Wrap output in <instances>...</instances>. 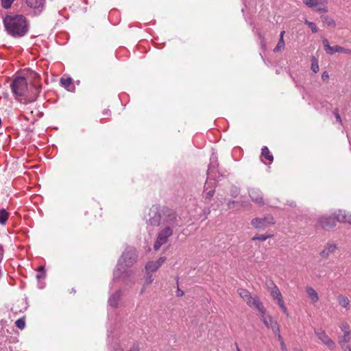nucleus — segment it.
<instances>
[{"label": "nucleus", "instance_id": "f257e3e1", "mask_svg": "<svg viewBox=\"0 0 351 351\" xmlns=\"http://www.w3.org/2000/svg\"><path fill=\"white\" fill-rule=\"evenodd\" d=\"M147 221L154 226L175 228L178 226L176 212L164 206H152Z\"/></svg>", "mask_w": 351, "mask_h": 351}, {"label": "nucleus", "instance_id": "f03ea898", "mask_svg": "<svg viewBox=\"0 0 351 351\" xmlns=\"http://www.w3.org/2000/svg\"><path fill=\"white\" fill-rule=\"evenodd\" d=\"M138 255L136 251L134 249L123 252L122 255L123 263L119 261L115 270L114 271V278L116 279L122 278L126 283L130 280L134 275L132 270L128 268L130 267L136 261Z\"/></svg>", "mask_w": 351, "mask_h": 351}, {"label": "nucleus", "instance_id": "7ed1b4c3", "mask_svg": "<svg viewBox=\"0 0 351 351\" xmlns=\"http://www.w3.org/2000/svg\"><path fill=\"white\" fill-rule=\"evenodd\" d=\"M3 25L7 32L14 38L23 37L28 32V23L23 15H7L3 19Z\"/></svg>", "mask_w": 351, "mask_h": 351}, {"label": "nucleus", "instance_id": "20e7f679", "mask_svg": "<svg viewBox=\"0 0 351 351\" xmlns=\"http://www.w3.org/2000/svg\"><path fill=\"white\" fill-rule=\"evenodd\" d=\"M266 287L268 292L270 293V295L274 300H276L278 304L282 308L283 313L287 314V308L285 306L282 295L278 287L271 280L266 281Z\"/></svg>", "mask_w": 351, "mask_h": 351}, {"label": "nucleus", "instance_id": "39448f33", "mask_svg": "<svg viewBox=\"0 0 351 351\" xmlns=\"http://www.w3.org/2000/svg\"><path fill=\"white\" fill-rule=\"evenodd\" d=\"M10 87L16 98L24 96L27 90V80L24 77H16L14 79Z\"/></svg>", "mask_w": 351, "mask_h": 351}, {"label": "nucleus", "instance_id": "423d86ee", "mask_svg": "<svg viewBox=\"0 0 351 351\" xmlns=\"http://www.w3.org/2000/svg\"><path fill=\"white\" fill-rule=\"evenodd\" d=\"M239 295L246 301L247 304L252 308L257 309L259 312L263 313V306L260 300L255 296L252 297L248 291L240 289L238 290Z\"/></svg>", "mask_w": 351, "mask_h": 351}, {"label": "nucleus", "instance_id": "0eeeda50", "mask_svg": "<svg viewBox=\"0 0 351 351\" xmlns=\"http://www.w3.org/2000/svg\"><path fill=\"white\" fill-rule=\"evenodd\" d=\"M162 229L158 233L156 241L154 245V249L158 250L160 247L168 241V239L173 234L174 228L161 227Z\"/></svg>", "mask_w": 351, "mask_h": 351}, {"label": "nucleus", "instance_id": "6e6552de", "mask_svg": "<svg viewBox=\"0 0 351 351\" xmlns=\"http://www.w3.org/2000/svg\"><path fill=\"white\" fill-rule=\"evenodd\" d=\"M337 216L322 215L317 218L316 226L322 229L329 230L333 228L337 224Z\"/></svg>", "mask_w": 351, "mask_h": 351}, {"label": "nucleus", "instance_id": "1a4fd4ad", "mask_svg": "<svg viewBox=\"0 0 351 351\" xmlns=\"http://www.w3.org/2000/svg\"><path fill=\"white\" fill-rule=\"evenodd\" d=\"M315 333L318 339L330 349L332 350L335 347V342L326 335L323 330H315Z\"/></svg>", "mask_w": 351, "mask_h": 351}, {"label": "nucleus", "instance_id": "9d476101", "mask_svg": "<svg viewBox=\"0 0 351 351\" xmlns=\"http://www.w3.org/2000/svg\"><path fill=\"white\" fill-rule=\"evenodd\" d=\"M166 261V257L162 256L156 261H149L147 263L145 269L148 272L156 271Z\"/></svg>", "mask_w": 351, "mask_h": 351}, {"label": "nucleus", "instance_id": "9b49d317", "mask_svg": "<svg viewBox=\"0 0 351 351\" xmlns=\"http://www.w3.org/2000/svg\"><path fill=\"white\" fill-rule=\"evenodd\" d=\"M265 325L271 328L276 335H278L280 334V328L278 322L274 320L270 315L267 316V319H265Z\"/></svg>", "mask_w": 351, "mask_h": 351}, {"label": "nucleus", "instance_id": "f8f14e48", "mask_svg": "<svg viewBox=\"0 0 351 351\" xmlns=\"http://www.w3.org/2000/svg\"><path fill=\"white\" fill-rule=\"evenodd\" d=\"M337 249V245L332 243H328L324 249L320 252L319 255L322 258H328L331 253Z\"/></svg>", "mask_w": 351, "mask_h": 351}, {"label": "nucleus", "instance_id": "ddd939ff", "mask_svg": "<svg viewBox=\"0 0 351 351\" xmlns=\"http://www.w3.org/2000/svg\"><path fill=\"white\" fill-rule=\"evenodd\" d=\"M121 298V291L117 290L113 293L108 299V303L110 306L113 308H116L119 305V302Z\"/></svg>", "mask_w": 351, "mask_h": 351}, {"label": "nucleus", "instance_id": "4468645a", "mask_svg": "<svg viewBox=\"0 0 351 351\" xmlns=\"http://www.w3.org/2000/svg\"><path fill=\"white\" fill-rule=\"evenodd\" d=\"M341 329L344 332V335L342 338V342L348 343L350 341V326L347 322H342L341 324Z\"/></svg>", "mask_w": 351, "mask_h": 351}, {"label": "nucleus", "instance_id": "2eb2a0df", "mask_svg": "<svg viewBox=\"0 0 351 351\" xmlns=\"http://www.w3.org/2000/svg\"><path fill=\"white\" fill-rule=\"evenodd\" d=\"M249 195L252 201L256 203H261L262 201L261 191L256 189H251L249 191Z\"/></svg>", "mask_w": 351, "mask_h": 351}, {"label": "nucleus", "instance_id": "dca6fc26", "mask_svg": "<svg viewBox=\"0 0 351 351\" xmlns=\"http://www.w3.org/2000/svg\"><path fill=\"white\" fill-rule=\"evenodd\" d=\"M337 220L339 222H347L351 224V214H346L345 212L343 213L341 210H339L337 215Z\"/></svg>", "mask_w": 351, "mask_h": 351}, {"label": "nucleus", "instance_id": "f3484780", "mask_svg": "<svg viewBox=\"0 0 351 351\" xmlns=\"http://www.w3.org/2000/svg\"><path fill=\"white\" fill-rule=\"evenodd\" d=\"M45 0H26L27 5L32 8L43 7Z\"/></svg>", "mask_w": 351, "mask_h": 351}, {"label": "nucleus", "instance_id": "a211bd4d", "mask_svg": "<svg viewBox=\"0 0 351 351\" xmlns=\"http://www.w3.org/2000/svg\"><path fill=\"white\" fill-rule=\"evenodd\" d=\"M306 293L308 296L311 299L313 302H316L319 300L318 294L316 291L312 287L306 288Z\"/></svg>", "mask_w": 351, "mask_h": 351}, {"label": "nucleus", "instance_id": "6ab92c4d", "mask_svg": "<svg viewBox=\"0 0 351 351\" xmlns=\"http://www.w3.org/2000/svg\"><path fill=\"white\" fill-rule=\"evenodd\" d=\"M40 86H34V92H33L34 95L33 96H30L27 99H25V101H24V103L27 104V103H30V102H32V101H35L39 93H40Z\"/></svg>", "mask_w": 351, "mask_h": 351}, {"label": "nucleus", "instance_id": "aec40b11", "mask_svg": "<svg viewBox=\"0 0 351 351\" xmlns=\"http://www.w3.org/2000/svg\"><path fill=\"white\" fill-rule=\"evenodd\" d=\"M285 34V31H282L280 33V38L277 44V46L274 48V52H279L281 51L285 48V41L283 40V35Z\"/></svg>", "mask_w": 351, "mask_h": 351}, {"label": "nucleus", "instance_id": "412c9836", "mask_svg": "<svg viewBox=\"0 0 351 351\" xmlns=\"http://www.w3.org/2000/svg\"><path fill=\"white\" fill-rule=\"evenodd\" d=\"M321 19L324 23H326L328 25V26H330L332 27H336L335 21L329 17L328 15H322Z\"/></svg>", "mask_w": 351, "mask_h": 351}, {"label": "nucleus", "instance_id": "4be33fe9", "mask_svg": "<svg viewBox=\"0 0 351 351\" xmlns=\"http://www.w3.org/2000/svg\"><path fill=\"white\" fill-rule=\"evenodd\" d=\"M337 300L339 304L343 307H348L350 304V301L348 298L346 296H343L342 295H340L337 298Z\"/></svg>", "mask_w": 351, "mask_h": 351}, {"label": "nucleus", "instance_id": "5701e85b", "mask_svg": "<svg viewBox=\"0 0 351 351\" xmlns=\"http://www.w3.org/2000/svg\"><path fill=\"white\" fill-rule=\"evenodd\" d=\"M8 213L4 209L0 210V224H5L8 219Z\"/></svg>", "mask_w": 351, "mask_h": 351}, {"label": "nucleus", "instance_id": "b1692460", "mask_svg": "<svg viewBox=\"0 0 351 351\" xmlns=\"http://www.w3.org/2000/svg\"><path fill=\"white\" fill-rule=\"evenodd\" d=\"M252 226L256 228H260L263 226V221L259 218H255L252 220Z\"/></svg>", "mask_w": 351, "mask_h": 351}, {"label": "nucleus", "instance_id": "393cba45", "mask_svg": "<svg viewBox=\"0 0 351 351\" xmlns=\"http://www.w3.org/2000/svg\"><path fill=\"white\" fill-rule=\"evenodd\" d=\"M311 69L314 73H317L319 71L318 60L314 56L312 58Z\"/></svg>", "mask_w": 351, "mask_h": 351}, {"label": "nucleus", "instance_id": "a878e982", "mask_svg": "<svg viewBox=\"0 0 351 351\" xmlns=\"http://www.w3.org/2000/svg\"><path fill=\"white\" fill-rule=\"evenodd\" d=\"M304 23L306 24L311 28L313 33H317L318 32L316 25L314 23L308 21V20L306 19Z\"/></svg>", "mask_w": 351, "mask_h": 351}, {"label": "nucleus", "instance_id": "bb28decb", "mask_svg": "<svg viewBox=\"0 0 351 351\" xmlns=\"http://www.w3.org/2000/svg\"><path fill=\"white\" fill-rule=\"evenodd\" d=\"M45 276V271L43 267H39L38 270V274H36V278L38 280H40L44 278Z\"/></svg>", "mask_w": 351, "mask_h": 351}, {"label": "nucleus", "instance_id": "cd10ccee", "mask_svg": "<svg viewBox=\"0 0 351 351\" xmlns=\"http://www.w3.org/2000/svg\"><path fill=\"white\" fill-rule=\"evenodd\" d=\"M346 49H345L341 46H339V45H335V46L332 47V51L331 52L330 55H332L336 52L341 53V52H346Z\"/></svg>", "mask_w": 351, "mask_h": 351}, {"label": "nucleus", "instance_id": "c85d7f7f", "mask_svg": "<svg viewBox=\"0 0 351 351\" xmlns=\"http://www.w3.org/2000/svg\"><path fill=\"white\" fill-rule=\"evenodd\" d=\"M15 325L17 328H19L21 330L23 329L25 326V319L23 318H20L17 319L15 322Z\"/></svg>", "mask_w": 351, "mask_h": 351}, {"label": "nucleus", "instance_id": "c756f323", "mask_svg": "<svg viewBox=\"0 0 351 351\" xmlns=\"http://www.w3.org/2000/svg\"><path fill=\"white\" fill-rule=\"evenodd\" d=\"M60 82L63 85V86H64L65 88H67L72 83V79L71 77H67L66 79L61 78Z\"/></svg>", "mask_w": 351, "mask_h": 351}, {"label": "nucleus", "instance_id": "7c9ffc66", "mask_svg": "<svg viewBox=\"0 0 351 351\" xmlns=\"http://www.w3.org/2000/svg\"><path fill=\"white\" fill-rule=\"evenodd\" d=\"M14 1V0H1V5L5 9H8L11 7Z\"/></svg>", "mask_w": 351, "mask_h": 351}, {"label": "nucleus", "instance_id": "2f4dec72", "mask_svg": "<svg viewBox=\"0 0 351 351\" xmlns=\"http://www.w3.org/2000/svg\"><path fill=\"white\" fill-rule=\"evenodd\" d=\"M265 159L273 160V156L270 154L269 149L265 146Z\"/></svg>", "mask_w": 351, "mask_h": 351}, {"label": "nucleus", "instance_id": "473e14b6", "mask_svg": "<svg viewBox=\"0 0 351 351\" xmlns=\"http://www.w3.org/2000/svg\"><path fill=\"white\" fill-rule=\"evenodd\" d=\"M275 221L272 216L267 215L265 217V225L266 224H274Z\"/></svg>", "mask_w": 351, "mask_h": 351}, {"label": "nucleus", "instance_id": "72a5a7b5", "mask_svg": "<svg viewBox=\"0 0 351 351\" xmlns=\"http://www.w3.org/2000/svg\"><path fill=\"white\" fill-rule=\"evenodd\" d=\"M149 273L150 272L147 271V274L145 279V284L147 285L152 284L154 280V279L152 278V274H150Z\"/></svg>", "mask_w": 351, "mask_h": 351}, {"label": "nucleus", "instance_id": "f704fd0d", "mask_svg": "<svg viewBox=\"0 0 351 351\" xmlns=\"http://www.w3.org/2000/svg\"><path fill=\"white\" fill-rule=\"evenodd\" d=\"M239 194V189L237 187H232L230 190L231 196L236 197Z\"/></svg>", "mask_w": 351, "mask_h": 351}, {"label": "nucleus", "instance_id": "c9c22d12", "mask_svg": "<svg viewBox=\"0 0 351 351\" xmlns=\"http://www.w3.org/2000/svg\"><path fill=\"white\" fill-rule=\"evenodd\" d=\"M278 337V339L280 341V345H281V349L282 351H285V350H287V348H286V346H285V343L280 335V334H278V335L277 336Z\"/></svg>", "mask_w": 351, "mask_h": 351}, {"label": "nucleus", "instance_id": "e433bc0d", "mask_svg": "<svg viewBox=\"0 0 351 351\" xmlns=\"http://www.w3.org/2000/svg\"><path fill=\"white\" fill-rule=\"evenodd\" d=\"M239 202H236V201H229L227 204L228 208L229 209L234 208L236 205H239Z\"/></svg>", "mask_w": 351, "mask_h": 351}, {"label": "nucleus", "instance_id": "4c0bfd02", "mask_svg": "<svg viewBox=\"0 0 351 351\" xmlns=\"http://www.w3.org/2000/svg\"><path fill=\"white\" fill-rule=\"evenodd\" d=\"M304 3L310 8H314L316 6V3H314L315 0H303Z\"/></svg>", "mask_w": 351, "mask_h": 351}, {"label": "nucleus", "instance_id": "58836bf2", "mask_svg": "<svg viewBox=\"0 0 351 351\" xmlns=\"http://www.w3.org/2000/svg\"><path fill=\"white\" fill-rule=\"evenodd\" d=\"M214 193H215L214 189H211V190L208 191L206 193L205 198L208 199H210V198L214 195Z\"/></svg>", "mask_w": 351, "mask_h": 351}, {"label": "nucleus", "instance_id": "ea45409f", "mask_svg": "<svg viewBox=\"0 0 351 351\" xmlns=\"http://www.w3.org/2000/svg\"><path fill=\"white\" fill-rule=\"evenodd\" d=\"M322 5H317L315 6V8H316V10L317 12H328V8L326 7H322Z\"/></svg>", "mask_w": 351, "mask_h": 351}, {"label": "nucleus", "instance_id": "a19ab883", "mask_svg": "<svg viewBox=\"0 0 351 351\" xmlns=\"http://www.w3.org/2000/svg\"><path fill=\"white\" fill-rule=\"evenodd\" d=\"M313 3H316V6L319 5H325L327 3V0H315Z\"/></svg>", "mask_w": 351, "mask_h": 351}, {"label": "nucleus", "instance_id": "79ce46f5", "mask_svg": "<svg viewBox=\"0 0 351 351\" xmlns=\"http://www.w3.org/2000/svg\"><path fill=\"white\" fill-rule=\"evenodd\" d=\"M324 49L328 54L330 55L331 52L332 51V47H331L329 44L328 45L324 46Z\"/></svg>", "mask_w": 351, "mask_h": 351}, {"label": "nucleus", "instance_id": "37998d69", "mask_svg": "<svg viewBox=\"0 0 351 351\" xmlns=\"http://www.w3.org/2000/svg\"><path fill=\"white\" fill-rule=\"evenodd\" d=\"M322 78L324 81L327 80L329 78V75L327 71H324L322 75Z\"/></svg>", "mask_w": 351, "mask_h": 351}, {"label": "nucleus", "instance_id": "c03bdc74", "mask_svg": "<svg viewBox=\"0 0 351 351\" xmlns=\"http://www.w3.org/2000/svg\"><path fill=\"white\" fill-rule=\"evenodd\" d=\"M176 295L178 297H182L184 295V291L178 288Z\"/></svg>", "mask_w": 351, "mask_h": 351}, {"label": "nucleus", "instance_id": "a18cd8bd", "mask_svg": "<svg viewBox=\"0 0 351 351\" xmlns=\"http://www.w3.org/2000/svg\"><path fill=\"white\" fill-rule=\"evenodd\" d=\"M340 343L344 350H346L347 348L349 349V348H350L349 346L346 345V343L342 342V340L340 341Z\"/></svg>", "mask_w": 351, "mask_h": 351}, {"label": "nucleus", "instance_id": "49530a36", "mask_svg": "<svg viewBox=\"0 0 351 351\" xmlns=\"http://www.w3.org/2000/svg\"><path fill=\"white\" fill-rule=\"evenodd\" d=\"M252 240L253 241H255V240H259V241H263V235H260V236H258V237H254Z\"/></svg>", "mask_w": 351, "mask_h": 351}, {"label": "nucleus", "instance_id": "de8ad7c7", "mask_svg": "<svg viewBox=\"0 0 351 351\" xmlns=\"http://www.w3.org/2000/svg\"><path fill=\"white\" fill-rule=\"evenodd\" d=\"M129 351H139L138 346L134 345Z\"/></svg>", "mask_w": 351, "mask_h": 351}, {"label": "nucleus", "instance_id": "09e8293b", "mask_svg": "<svg viewBox=\"0 0 351 351\" xmlns=\"http://www.w3.org/2000/svg\"><path fill=\"white\" fill-rule=\"evenodd\" d=\"M335 117L337 119V120L339 122V123H341V117L339 115V114L337 112L335 113Z\"/></svg>", "mask_w": 351, "mask_h": 351}, {"label": "nucleus", "instance_id": "8fccbe9b", "mask_svg": "<svg viewBox=\"0 0 351 351\" xmlns=\"http://www.w3.org/2000/svg\"><path fill=\"white\" fill-rule=\"evenodd\" d=\"M239 202V205H240L241 206H243V207H245V206H247V204H248L247 202H243V201H240V202Z\"/></svg>", "mask_w": 351, "mask_h": 351}, {"label": "nucleus", "instance_id": "3c124183", "mask_svg": "<svg viewBox=\"0 0 351 351\" xmlns=\"http://www.w3.org/2000/svg\"><path fill=\"white\" fill-rule=\"evenodd\" d=\"M103 114H104V116H108V115H110V110H109L106 109V110H104L103 111Z\"/></svg>", "mask_w": 351, "mask_h": 351}, {"label": "nucleus", "instance_id": "603ef678", "mask_svg": "<svg viewBox=\"0 0 351 351\" xmlns=\"http://www.w3.org/2000/svg\"><path fill=\"white\" fill-rule=\"evenodd\" d=\"M322 42H323L324 47L329 45V42L326 38H324Z\"/></svg>", "mask_w": 351, "mask_h": 351}, {"label": "nucleus", "instance_id": "864d4df0", "mask_svg": "<svg viewBox=\"0 0 351 351\" xmlns=\"http://www.w3.org/2000/svg\"><path fill=\"white\" fill-rule=\"evenodd\" d=\"M213 167L214 168V167H215V166H214V165H213V162H211V164H210V165H209V167H208V172L212 171V169H213Z\"/></svg>", "mask_w": 351, "mask_h": 351}, {"label": "nucleus", "instance_id": "5fc2aeb1", "mask_svg": "<svg viewBox=\"0 0 351 351\" xmlns=\"http://www.w3.org/2000/svg\"><path fill=\"white\" fill-rule=\"evenodd\" d=\"M272 236H273V234H265V237H264L265 241L267 238L271 237Z\"/></svg>", "mask_w": 351, "mask_h": 351}, {"label": "nucleus", "instance_id": "6e6d98bb", "mask_svg": "<svg viewBox=\"0 0 351 351\" xmlns=\"http://www.w3.org/2000/svg\"><path fill=\"white\" fill-rule=\"evenodd\" d=\"M263 156V148L261 149V160H262V157Z\"/></svg>", "mask_w": 351, "mask_h": 351}, {"label": "nucleus", "instance_id": "4d7b16f0", "mask_svg": "<svg viewBox=\"0 0 351 351\" xmlns=\"http://www.w3.org/2000/svg\"><path fill=\"white\" fill-rule=\"evenodd\" d=\"M235 345H236V348H237V351H241V350L239 348V346L237 345V343H235Z\"/></svg>", "mask_w": 351, "mask_h": 351}, {"label": "nucleus", "instance_id": "13d9d810", "mask_svg": "<svg viewBox=\"0 0 351 351\" xmlns=\"http://www.w3.org/2000/svg\"><path fill=\"white\" fill-rule=\"evenodd\" d=\"M346 53H351V50L350 49H346V51L345 52Z\"/></svg>", "mask_w": 351, "mask_h": 351}, {"label": "nucleus", "instance_id": "bf43d9fd", "mask_svg": "<svg viewBox=\"0 0 351 351\" xmlns=\"http://www.w3.org/2000/svg\"><path fill=\"white\" fill-rule=\"evenodd\" d=\"M144 291H145V288L143 287V288L141 289V293L142 294V293L144 292Z\"/></svg>", "mask_w": 351, "mask_h": 351}, {"label": "nucleus", "instance_id": "052dcab7", "mask_svg": "<svg viewBox=\"0 0 351 351\" xmlns=\"http://www.w3.org/2000/svg\"><path fill=\"white\" fill-rule=\"evenodd\" d=\"M2 250V246L0 245V250Z\"/></svg>", "mask_w": 351, "mask_h": 351}, {"label": "nucleus", "instance_id": "680f3d73", "mask_svg": "<svg viewBox=\"0 0 351 351\" xmlns=\"http://www.w3.org/2000/svg\"><path fill=\"white\" fill-rule=\"evenodd\" d=\"M349 350H350V351H351V347H350V348H349Z\"/></svg>", "mask_w": 351, "mask_h": 351}]
</instances>
